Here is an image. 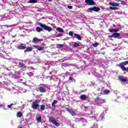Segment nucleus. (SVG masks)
<instances>
[{
  "instance_id": "nucleus-1",
  "label": "nucleus",
  "mask_w": 128,
  "mask_h": 128,
  "mask_svg": "<svg viewBox=\"0 0 128 128\" xmlns=\"http://www.w3.org/2000/svg\"><path fill=\"white\" fill-rule=\"evenodd\" d=\"M106 102V100L100 97H96L94 99V106H100L102 104H104Z\"/></svg>"
},
{
  "instance_id": "nucleus-2",
  "label": "nucleus",
  "mask_w": 128,
  "mask_h": 128,
  "mask_svg": "<svg viewBox=\"0 0 128 128\" xmlns=\"http://www.w3.org/2000/svg\"><path fill=\"white\" fill-rule=\"evenodd\" d=\"M38 26H41L43 30H47V32H52V27H50V26H48L46 25V24H43L40 22L38 23Z\"/></svg>"
},
{
  "instance_id": "nucleus-3",
  "label": "nucleus",
  "mask_w": 128,
  "mask_h": 128,
  "mask_svg": "<svg viewBox=\"0 0 128 128\" xmlns=\"http://www.w3.org/2000/svg\"><path fill=\"white\" fill-rule=\"evenodd\" d=\"M39 102L38 100H34L32 104V108L33 110H38L40 108Z\"/></svg>"
},
{
  "instance_id": "nucleus-4",
  "label": "nucleus",
  "mask_w": 128,
  "mask_h": 128,
  "mask_svg": "<svg viewBox=\"0 0 128 128\" xmlns=\"http://www.w3.org/2000/svg\"><path fill=\"white\" fill-rule=\"evenodd\" d=\"M48 90L50 89L46 86L44 87L41 86L36 88V90L40 92H46V90Z\"/></svg>"
},
{
  "instance_id": "nucleus-5",
  "label": "nucleus",
  "mask_w": 128,
  "mask_h": 128,
  "mask_svg": "<svg viewBox=\"0 0 128 128\" xmlns=\"http://www.w3.org/2000/svg\"><path fill=\"white\" fill-rule=\"evenodd\" d=\"M6 90L9 92H10L12 94H18L20 88L18 87L13 88L12 89L10 88H7Z\"/></svg>"
},
{
  "instance_id": "nucleus-6",
  "label": "nucleus",
  "mask_w": 128,
  "mask_h": 128,
  "mask_svg": "<svg viewBox=\"0 0 128 128\" xmlns=\"http://www.w3.org/2000/svg\"><path fill=\"white\" fill-rule=\"evenodd\" d=\"M50 120L52 123L53 124H54L56 126H60V123L58 122L54 118L52 117L50 118Z\"/></svg>"
},
{
  "instance_id": "nucleus-7",
  "label": "nucleus",
  "mask_w": 128,
  "mask_h": 128,
  "mask_svg": "<svg viewBox=\"0 0 128 128\" xmlns=\"http://www.w3.org/2000/svg\"><path fill=\"white\" fill-rule=\"evenodd\" d=\"M88 10L90 12H98L100 10V8L98 7L94 6L92 8H89Z\"/></svg>"
},
{
  "instance_id": "nucleus-8",
  "label": "nucleus",
  "mask_w": 128,
  "mask_h": 128,
  "mask_svg": "<svg viewBox=\"0 0 128 128\" xmlns=\"http://www.w3.org/2000/svg\"><path fill=\"white\" fill-rule=\"evenodd\" d=\"M70 44L72 48H78V46H82V43L80 42L78 43L76 42H71Z\"/></svg>"
},
{
  "instance_id": "nucleus-9",
  "label": "nucleus",
  "mask_w": 128,
  "mask_h": 128,
  "mask_svg": "<svg viewBox=\"0 0 128 128\" xmlns=\"http://www.w3.org/2000/svg\"><path fill=\"white\" fill-rule=\"evenodd\" d=\"M85 2L88 4V6H94L96 4L94 1L93 0H86Z\"/></svg>"
},
{
  "instance_id": "nucleus-10",
  "label": "nucleus",
  "mask_w": 128,
  "mask_h": 128,
  "mask_svg": "<svg viewBox=\"0 0 128 128\" xmlns=\"http://www.w3.org/2000/svg\"><path fill=\"white\" fill-rule=\"evenodd\" d=\"M17 48L18 50H26V44H21L20 46H17Z\"/></svg>"
},
{
  "instance_id": "nucleus-11",
  "label": "nucleus",
  "mask_w": 128,
  "mask_h": 128,
  "mask_svg": "<svg viewBox=\"0 0 128 128\" xmlns=\"http://www.w3.org/2000/svg\"><path fill=\"white\" fill-rule=\"evenodd\" d=\"M34 48H37L38 50H42L44 48L43 46H40L38 45H34Z\"/></svg>"
},
{
  "instance_id": "nucleus-12",
  "label": "nucleus",
  "mask_w": 128,
  "mask_h": 128,
  "mask_svg": "<svg viewBox=\"0 0 128 128\" xmlns=\"http://www.w3.org/2000/svg\"><path fill=\"white\" fill-rule=\"evenodd\" d=\"M36 120L38 122H42V116L40 114H37L36 116Z\"/></svg>"
},
{
  "instance_id": "nucleus-13",
  "label": "nucleus",
  "mask_w": 128,
  "mask_h": 128,
  "mask_svg": "<svg viewBox=\"0 0 128 128\" xmlns=\"http://www.w3.org/2000/svg\"><path fill=\"white\" fill-rule=\"evenodd\" d=\"M42 42V39H39L36 37L33 39V42L34 44H36V42Z\"/></svg>"
},
{
  "instance_id": "nucleus-14",
  "label": "nucleus",
  "mask_w": 128,
  "mask_h": 128,
  "mask_svg": "<svg viewBox=\"0 0 128 128\" xmlns=\"http://www.w3.org/2000/svg\"><path fill=\"white\" fill-rule=\"evenodd\" d=\"M119 80H120V81L122 82V84H124L123 82H126V78H124V77L122 76H120L118 77Z\"/></svg>"
},
{
  "instance_id": "nucleus-15",
  "label": "nucleus",
  "mask_w": 128,
  "mask_h": 128,
  "mask_svg": "<svg viewBox=\"0 0 128 128\" xmlns=\"http://www.w3.org/2000/svg\"><path fill=\"white\" fill-rule=\"evenodd\" d=\"M74 38H77L78 40H82V36H80L78 34H74Z\"/></svg>"
},
{
  "instance_id": "nucleus-16",
  "label": "nucleus",
  "mask_w": 128,
  "mask_h": 128,
  "mask_svg": "<svg viewBox=\"0 0 128 128\" xmlns=\"http://www.w3.org/2000/svg\"><path fill=\"white\" fill-rule=\"evenodd\" d=\"M113 36L115 38H120V34L118 32L114 33L113 34Z\"/></svg>"
},
{
  "instance_id": "nucleus-17",
  "label": "nucleus",
  "mask_w": 128,
  "mask_h": 128,
  "mask_svg": "<svg viewBox=\"0 0 128 128\" xmlns=\"http://www.w3.org/2000/svg\"><path fill=\"white\" fill-rule=\"evenodd\" d=\"M56 30L58 32H64V30L61 28L60 27H58L56 28Z\"/></svg>"
},
{
  "instance_id": "nucleus-18",
  "label": "nucleus",
  "mask_w": 128,
  "mask_h": 128,
  "mask_svg": "<svg viewBox=\"0 0 128 128\" xmlns=\"http://www.w3.org/2000/svg\"><path fill=\"white\" fill-rule=\"evenodd\" d=\"M110 6H118V4L116 2H110L109 3Z\"/></svg>"
},
{
  "instance_id": "nucleus-19",
  "label": "nucleus",
  "mask_w": 128,
  "mask_h": 128,
  "mask_svg": "<svg viewBox=\"0 0 128 128\" xmlns=\"http://www.w3.org/2000/svg\"><path fill=\"white\" fill-rule=\"evenodd\" d=\"M32 47H28L24 50V52H32Z\"/></svg>"
},
{
  "instance_id": "nucleus-20",
  "label": "nucleus",
  "mask_w": 128,
  "mask_h": 128,
  "mask_svg": "<svg viewBox=\"0 0 128 128\" xmlns=\"http://www.w3.org/2000/svg\"><path fill=\"white\" fill-rule=\"evenodd\" d=\"M80 98L82 100H86V96L84 94L81 95L80 96Z\"/></svg>"
},
{
  "instance_id": "nucleus-21",
  "label": "nucleus",
  "mask_w": 128,
  "mask_h": 128,
  "mask_svg": "<svg viewBox=\"0 0 128 128\" xmlns=\"http://www.w3.org/2000/svg\"><path fill=\"white\" fill-rule=\"evenodd\" d=\"M69 112L72 115V116H76V113L74 112V110L72 109H71L69 110Z\"/></svg>"
},
{
  "instance_id": "nucleus-22",
  "label": "nucleus",
  "mask_w": 128,
  "mask_h": 128,
  "mask_svg": "<svg viewBox=\"0 0 128 128\" xmlns=\"http://www.w3.org/2000/svg\"><path fill=\"white\" fill-rule=\"evenodd\" d=\"M19 68H26L24 64L22 62H19Z\"/></svg>"
},
{
  "instance_id": "nucleus-23",
  "label": "nucleus",
  "mask_w": 128,
  "mask_h": 128,
  "mask_svg": "<svg viewBox=\"0 0 128 128\" xmlns=\"http://www.w3.org/2000/svg\"><path fill=\"white\" fill-rule=\"evenodd\" d=\"M120 30L119 29H111L110 30V32H118Z\"/></svg>"
},
{
  "instance_id": "nucleus-24",
  "label": "nucleus",
  "mask_w": 128,
  "mask_h": 128,
  "mask_svg": "<svg viewBox=\"0 0 128 128\" xmlns=\"http://www.w3.org/2000/svg\"><path fill=\"white\" fill-rule=\"evenodd\" d=\"M19 92H26V90L24 88H19Z\"/></svg>"
},
{
  "instance_id": "nucleus-25",
  "label": "nucleus",
  "mask_w": 128,
  "mask_h": 128,
  "mask_svg": "<svg viewBox=\"0 0 128 128\" xmlns=\"http://www.w3.org/2000/svg\"><path fill=\"white\" fill-rule=\"evenodd\" d=\"M92 118H94V120H96V122H98L100 120V117H96V116H92Z\"/></svg>"
},
{
  "instance_id": "nucleus-26",
  "label": "nucleus",
  "mask_w": 128,
  "mask_h": 128,
  "mask_svg": "<svg viewBox=\"0 0 128 128\" xmlns=\"http://www.w3.org/2000/svg\"><path fill=\"white\" fill-rule=\"evenodd\" d=\"M30 4H36L38 2L37 0H30V1L28 2Z\"/></svg>"
},
{
  "instance_id": "nucleus-27",
  "label": "nucleus",
  "mask_w": 128,
  "mask_h": 128,
  "mask_svg": "<svg viewBox=\"0 0 128 128\" xmlns=\"http://www.w3.org/2000/svg\"><path fill=\"white\" fill-rule=\"evenodd\" d=\"M26 74L30 76H34V72H29L26 73Z\"/></svg>"
},
{
  "instance_id": "nucleus-28",
  "label": "nucleus",
  "mask_w": 128,
  "mask_h": 128,
  "mask_svg": "<svg viewBox=\"0 0 128 128\" xmlns=\"http://www.w3.org/2000/svg\"><path fill=\"white\" fill-rule=\"evenodd\" d=\"M56 104H58V100H54L52 104V106L53 108H56Z\"/></svg>"
},
{
  "instance_id": "nucleus-29",
  "label": "nucleus",
  "mask_w": 128,
  "mask_h": 128,
  "mask_svg": "<svg viewBox=\"0 0 128 128\" xmlns=\"http://www.w3.org/2000/svg\"><path fill=\"white\" fill-rule=\"evenodd\" d=\"M22 113L21 112H18L17 113V115H16L17 118H22Z\"/></svg>"
},
{
  "instance_id": "nucleus-30",
  "label": "nucleus",
  "mask_w": 128,
  "mask_h": 128,
  "mask_svg": "<svg viewBox=\"0 0 128 128\" xmlns=\"http://www.w3.org/2000/svg\"><path fill=\"white\" fill-rule=\"evenodd\" d=\"M36 30L38 32H42V28H40V27H37Z\"/></svg>"
},
{
  "instance_id": "nucleus-31",
  "label": "nucleus",
  "mask_w": 128,
  "mask_h": 128,
  "mask_svg": "<svg viewBox=\"0 0 128 128\" xmlns=\"http://www.w3.org/2000/svg\"><path fill=\"white\" fill-rule=\"evenodd\" d=\"M72 66V64H62V67L64 68V67L66 68V66Z\"/></svg>"
},
{
  "instance_id": "nucleus-32",
  "label": "nucleus",
  "mask_w": 128,
  "mask_h": 128,
  "mask_svg": "<svg viewBox=\"0 0 128 128\" xmlns=\"http://www.w3.org/2000/svg\"><path fill=\"white\" fill-rule=\"evenodd\" d=\"M110 90H105L104 91V94H110Z\"/></svg>"
},
{
  "instance_id": "nucleus-33",
  "label": "nucleus",
  "mask_w": 128,
  "mask_h": 128,
  "mask_svg": "<svg viewBox=\"0 0 128 128\" xmlns=\"http://www.w3.org/2000/svg\"><path fill=\"white\" fill-rule=\"evenodd\" d=\"M98 128V124L96 123H95L93 124L92 126L90 128Z\"/></svg>"
},
{
  "instance_id": "nucleus-34",
  "label": "nucleus",
  "mask_w": 128,
  "mask_h": 128,
  "mask_svg": "<svg viewBox=\"0 0 128 128\" xmlns=\"http://www.w3.org/2000/svg\"><path fill=\"white\" fill-rule=\"evenodd\" d=\"M40 110H46V107L44 105H42L40 106Z\"/></svg>"
},
{
  "instance_id": "nucleus-35",
  "label": "nucleus",
  "mask_w": 128,
  "mask_h": 128,
  "mask_svg": "<svg viewBox=\"0 0 128 128\" xmlns=\"http://www.w3.org/2000/svg\"><path fill=\"white\" fill-rule=\"evenodd\" d=\"M64 36V34H60V33H58L56 36V38H60V36Z\"/></svg>"
},
{
  "instance_id": "nucleus-36",
  "label": "nucleus",
  "mask_w": 128,
  "mask_h": 128,
  "mask_svg": "<svg viewBox=\"0 0 128 128\" xmlns=\"http://www.w3.org/2000/svg\"><path fill=\"white\" fill-rule=\"evenodd\" d=\"M57 46L59 48H62L64 46V44H58Z\"/></svg>"
},
{
  "instance_id": "nucleus-37",
  "label": "nucleus",
  "mask_w": 128,
  "mask_h": 128,
  "mask_svg": "<svg viewBox=\"0 0 128 128\" xmlns=\"http://www.w3.org/2000/svg\"><path fill=\"white\" fill-rule=\"evenodd\" d=\"M93 46H94V48H96V46H98V42H94L93 44H92Z\"/></svg>"
},
{
  "instance_id": "nucleus-38",
  "label": "nucleus",
  "mask_w": 128,
  "mask_h": 128,
  "mask_svg": "<svg viewBox=\"0 0 128 128\" xmlns=\"http://www.w3.org/2000/svg\"><path fill=\"white\" fill-rule=\"evenodd\" d=\"M110 9L112 10H118V8L110 6Z\"/></svg>"
},
{
  "instance_id": "nucleus-39",
  "label": "nucleus",
  "mask_w": 128,
  "mask_h": 128,
  "mask_svg": "<svg viewBox=\"0 0 128 128\" xmlns=\"http://www.w3.org/2000/svg\"><path fill=\"white\" fill-rule=\"evenodd\" d=\"M69 36H74V32H72V31L70 32Z\"/></svg>"
},
{
  "instance_id": "nucleus-40",
  "label": "nucleus",
  "mask_w": 128,
  "mask_h": 128,
  "mask_svg": "<svg viewBox=\"0 0 128 128\" xmlns=\"http://www.w3.org/2000/svg\"><path fill=\"white\" fill-rule=\"evenodd\" d=\"M69 80H72V82H76V80L74 79L72 77L69 78Z\"/></svg>"
},
{
  "instance_id": "nucleus-41",
  "label": "nucleus",
  "mask_w": 128,
  "mask_h": 128,
  "mask_svg": "<svg viewBox=\"0 0 128 128\" xmlns=\"http://www.w3.org/2000/svg\"><path fill=\"white\" fill-rule=\"evenodd\" d=\"M58 77L56 76H55V78H54V82H58Z\"/></svg>"
},
{
  "instance_id": "nucleus-42",
  "label": "nucleus",
  "mask_w": 128,
  "mask_h": 128,
  "mask_svg": "<svg viewBox=\"0 0 128 128\" xmlns=\"http://www.w3.org/2000/svg\"><path fill=\"white\" fill-rule=\"evenodd\" d=\"M80 122H86V120H84V118H80Z\"/></svg>"
},
{
  "instance_id": "nucleus-43",
  "label": "nucleus",
  "mask_w": 128,
  "mask_h": 128,
  "mask_svg": "<svg viewBox=\"0 0 128 128\" xmlns=\"http://www.w3.org/2000/svg\"><path fill=\"white\" fill-rule=\"evenodd\" d=\"M12 106H14V104H12L10 105H8V108H12Z\"/></svg>"
},
{
  "instance_id": "nucleus-44",
  "label": "nucleus",
  "mask_w": 128,
  "mask_h": 128,
  "mask_svg": "<svg viewBox=\"0 0 128 128\" xmlns=\"http://www.w3.org/2000/svg\"><path fill=\"white\" fill-rule=\"evenodd\" d=\"M121 4H123V6H124V4H126V2H124V1H122Z\"/></svg>"
},
{
  "instance_id": "nucleus-45",
  "label": "nucleus",
  "mask_w": 128,
  "mask_h": 128,
  "mask_svg": "<svg viewBox=\"0 0 128 128\" xmlns=\"http://www.w3.org/2000/svg\"><path fill=\"white\" fill-rule=\"evenodd\" d=\"M6 105L4 104H0V108H2L4 106Z\"/></svg>"
},
{
  "instance_id": "nucleus-46",
  "label": "nucleus",
  "mask_w": 128,
  "mask_h": 128,
  "mask_svg": "<svg viewBox=\"0 0 128 128\" xmlns=\"http://www.w3.org/2000/svg\"><path fill=\"white\" fill-rule=\"evenodd\" d=\"M80 118H76V122H80Z\"/></svg>"
},
{
  "instance_id": "nucleus-47",
  "label": "nucleus",
  "mask_w": 128,
  "mask_h": 128,
  "mask_svg": "<svg viewBox=\"0 0 128 128\" xmlns=\"http://www.w3.org/2000/svg\"><path fill=\"white\" fill-rule=\"evenodd\" d=\"M68 8H69L70 10H72V6H68Z\"/></svg>"
},
{
  "instance_id": "nucleus-48",
  "label": "nucleus",
  "mask_w": 128,
  "mask_h": 128,
  "mask_svg": "<svg viewBox=\"0 0 128 128\" xmlns=\"http://www.w3.org/2000/svg\"><path fill=\"white\" fill-rule=\"evenodd\" d=\"M100 118H104V114H102L100 115Z\"/></svg>"
},
{
  "instance_id": "nucleus-49",
  "label": "nucleus",
  "mask_w": 128,
  "mask_h": 128,
  "mask_svg": "<svg viewBox=\"0 0 128 128\" xmlns=\"http://www.w3.org/2000/svg\"><path fill=\"white\" fill-rule=\"evenodd\" d=\"M108 38H114V34H112V35H109Z\"/></svg>"
},
{
  "instance_id": "nucleus-50",
  "label": "nucleus",
  "mask_w": 128,
  "mask_h": 128,
  "mask_svg": "<svg viewBox=\"0 0 128 128\" xmlns=\"http://www.w3.org/2000/svg\"><path fill=\"white\" fill-rule=\"evenodd\" d=\"M74 124L72 125V126H71V128H74Z\"/></svg>"
},
{
  "instance_id": "nucleus-51",
  "label": "nucleus",
  "mask_w": 128,
  "mask_h": 128,
  "mask_svg": "<svg viewBox=\"0 0 128 128\" xmlns=\"http://www.w3.org/2000/svg\"><path fill=\"white\" fill-rule=\"evenodd\" d=\"M116 2H122V0H115Z\"/></svg>"
},
{
  "instance_id": "nucleus-52",
  "label": "nucleus",
  "mask_w": 128,
  "mask_h": 128,
  "mask_svg": "<svg viewBox=\"0 0 128 128\" xmlns=\"http://www.w3.org/2000/svg\"><path fill=\"white\" fill-rule=\"evenodd\" d=\"M30 68H31V70H34V68L32 67H30Z\"/></svg>"
},
{
  "instance_id": "nucleus-53",
  "label": "nucleus",
  "mask_w": 128,
  "mask_h": 128,
  "mask_svg": "<svg viewBox=\"0 0 128 128\" xmlns=\"http://www.w3.org/2000/svg\"><path fill=\"white\" fill-rule=\"evenodd\" d=\"M4 76H1V78H4Z\"/></svg>"
},
{
  "instance_id": "nucleus-54",
  "label": "nucleus",
  "mask_w": 128,
  "mask_h": 128,
  "mask_svg": "<svg viewBox=\"0 0 128 128\" xmlns=\"http://www.w3.org/2000/svg\"><path fill=\"white\" fill-rule=\"evenodd\" d=\"M48 2H52V0H48Z\"/></svg>"
},
{
  "instance_id": "nucleus-55",
  "label": "nucleus",
  "mask_w": 128,
  "mask_h": 128,
  "mask_svg": "<svg viewBox=\"0 0 128 128\" xmlns=\"http://www.w3.org/2000/svg\"><path fill=\"white\" fill-rule=\"evenodd\" d=\"M84 108H88V107H86V106H84Z\"/></svg>"
},
{
  "instance_id": "nucleus-56",
  "label": "nucleus",
  "mask_w": 128,
  "mask_h": 128,
  "mask_svg": "<svg viewBox=\"0 0 128 128\" xmlns=\"http://www.w3.org/2000/svg\"><path fill=\"white\" fill-rule=\"evenodd\" d=\"M52 72H50V74H52Z\"/></svg>"
},
{
  "instance_id": "nucleus-57",
  "label": "nucleus",
  "mask_w": 128,
  "mask_h": 128,
  "mask_svg": "<svg viewBox=\"0 0 128 128\" xmlns=\"http://www.w3.org/2000/svg\"><path fill=\"white\" fill-rule=\"evenodd\" d=\"M54 76H52V78Z\"/></svg>"
}]
</instances>
